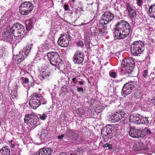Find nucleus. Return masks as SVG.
Segmentation results:
<instances>
[{
	"instance_id": "obj_39",
	"label": "nucleus",
	"mask_w": 155,
	"mask_h": 155,
	"mask_svg": "<svg viewBox=\"0 0 155 155\" xmlns=\"http://www.w3.org/2000/svg\"><path fill=\"white\" fill-rule=\"evenodd\" d=\"M47 116L45 114H40L39 115V118L42 120H45Z\"/></svg>"
},
{
	"instance_id": "obj_40",
	"label": "nucleus",
	"mask_w": 155,
	"mask_h": 155,
	"mask_svg": "<svg viewBox=\"0 0 155 155\" xmlns=\"http://www.w3.org/2000/svg\"><path fill=\"white\" fill-rule=\"evenodd\" d=\"M148 71L147 70H145L143 71V76L145 78H146L147 76L148 75Z\"/></svg>"
},
{
	"instance_id": "obj_30",
	"label": "nucleus",
	"mask_w": 155,
	"mask_h": 155,
	"mask_svg": "<svg viewBox=\"0 0 155 155\" xmlns=\"http://www.w3.org/2000/svg\"><path fill=\"white\" fill-rule=\"evenodd\" d=\"M90 30L91 32V33L93 36L97 35L99 34L98 30H97V28L95 27H92L91 28ZM99 31V34H102L101 33H100V31Z\"/></svg>"
},
{
	"instance_id": "obj_21",
	"label": "nucleus",
	"mask_w": 155,
	"mask_h": 155,
	"mask_svg": "<svg viewBox=\"0 0 155 155\" xmlns=\"http://www.w3.org/2000/svg\"><path fill=\"white\" fill-rule=\"evenodd\" d=\"M9 147L8 146L3 147L0 150V155H10Z\"/></svg>"
},
{
	"instance_id": "obj_3",
	"label": "nucleus",
	"mask_w": 155,
	"mask_h": 155,
	"mask_svg": "<svg viewBox=\"0 0 155 155\" xmlns=\"http://www.w3.org/2000/svg\"><path fill=\"white\" fill-rule=\"evenodd\" d=\"M119 125L116 124L114 125H108L103 128L102 130L101 135L104 141H107L110 139L117 133Z\"/></svg>"
},
{
	"instance_id": "obj_54",
	"label": "nucleus",
	"mask_w": 155,
	"mask_h": 155,
	"mask_svg": "<svg viewBox=\"0 0 155 155\" xmlns=\"http://www.w3.org/2000/svg\"><path fill=\"white\" fill-rule=\"evenodd\" d=\"M73 3H74L75 2L76 0H71Z\"/></svg>"
},
{
	"instance_id": "obj_2",
	"label": "nucleus",
	"mask_w": 155,
	"mask_h": 155,
	"mask_svg": "<svg viewBox=\"0 0 155 155\" xmlns=\"http://www.w3.org/2000/svg\"><path fill=\"white\" fill-rule=\"evenodd\" d=\"M114 17V15L110 11L105 12L103 14L98 25V29L103 36L107 33V24L111 22Z\"/></svg>"
},
{
	"instance_id": "obj_15",
	"label": "nucleus",
	"mask_w": 155,
	"mask_h": 155,
	"mask_svg": "<svg viewBox=\"0 0 155 155\" xmlns=\"http://www.w3.org/2000/svg\"><path fill=\"white\" fill-rule=\"evenodd\" d=\"M11 33L10 31H9L8 30L6 29L3 35L4 40L6 41L9 43H11L13 41V37L12 35H11Z\"/></svg>"
},
{
	"instance_id": "obj_10",
	"label": "nucleus",
	"mask_w": 155,
	"mask_h": 155,
	"mask_svg": "<svg viewBox=\"0 0 155 155\" xmlns=\"http://www.w3.org/2000/svg\"><path fill=\"white\" fill-rule=\"evenodd\" d=\"M38 93H34L31 95L29 105L31 108L35 109L40 106L38 99Z\"/></svg>"
},
{
	"instance_id": "obj_22",
	"label": "nucleus",
	"mask_w": 155,
	"mask_h": 155,
	"mask_svg": "<svg viewBox=\"0 0 155 155\" xmlns=\"http://www.w3.org/2000/svg\"><path fill=\"white\" fill-rule=\"evenodd\" d=\"M135 82L134 81H130V82L127 83L125 84L123 87L128 89H129L132 91L133 88L135 87Z\"/></svg>"
},
{
	"instance_id": "obj_57",
	"label": "nucleus",
	"mask_w": 155,
	"mask_h": 155,
	"mask_svg": "<svg viewBox=\"0 0 155 155\" xmlns=\"http://www.w3.org/2000/svg\"><path fill=\"white\" fill-rule=\"evenodd\" d=\"M154 77L152 78V80H153V79H154Z\"/></svg>"
},
{
	"instance_id": "obj_13",
	"label": "nucleus",
	"mask_w": 155,
	"mask_h": 155,
	"mask_svg": "<svg viewBox=\"0 0 155 155\" xmlns=\"http://www.w3.org/2000/svg\"><path fill=\"white\" fill-rule=\"evenodd\" d=\"M125 113L121 111H117L114 114L109 118V120L111 122L118 121L124 117Z\"/></svg>"
},
{
	"instance_id": "obj_34",
	"label": "nucleus",
	"mask_w": 155,
	"mask_h": 155,
	"mask_svg": "<svg viewBox=\"0 0 155 155\" xmlns=\"http://www.w3.org/2000/svg\"><path fill=\"white\" fill-rule=\"evenodd\" d=\"M125 69V73L130 74L133 71V70L134 67L125 66L124 67Z\"/></svg>"
},
{
	"instance_id": "obj_59",
	"label": "nucleus",
	"mask_w": 155,
	"mask_h": 155,
	"mask_svg": "<svg viewBox=\"0 0 155 155\" xmlns=\"http://www.w3.org/2000/svg\"><path fill=\"white\" fill-rule=\"evenodd\" d=\"M89 140H88V143H89Z\"/></svg>"
},
{
	"instance_id": "obj_11",
	"label": "nucleus",
	"mask_w": 155,
	"mask_h": 155,
	"mask_svg": "<svg viewBox=\"0 0 155 155\" xmlns=\"http://www.w3.org/2000/svg\"><path fill=\"white\" fill-rule=\"evenodd\" d=\"M126 9L128 13V16L132 20H133L136 17L137 15L136 11L131 5L129 2H125Z\"/></svg>"
},
{
	"instance_id": "obj_45",
	"label": "nucleus",
	"mask_w": 155,
	"mask_h": 155,
	"mask_svg": "<svg viewBox=\"0 0 155 155\" xmlns=\"http://www.w3.org/2000/svg\"><path fill=\"white\" fill-rule=\"evenodd\" d=\"M64 137V134H62L60 136H58V138L59 139H62L63 137Z\"/></svg>"
},
{
	"instance_id": "obj_60",
	"label": "nucleus",
	"mask_w": 155,
	"mask_h": 155,
	"mask_svg": "<svg viewBox=\"0 0 155 155\" xmlns=\"http://www.w3.org/2000/svg\"><path fill=\"white\" fill-rule=\"evenodd\" d=\"M114 10H116V8H115V9H114Z\"/></svg>"
},
{
	"instance_id": "obj_1",
	"label": "nucleus",
	"mask_w": 155,
	"mask_h": 155,
	"mask_svg": "<svg viewBox=\"0 0 155 155\" xmlns=\"http://www.w3.org/2000/svg\"><path fill=\"white\" fill-rule=\"evenodd\" d=\"M114 30L116 37L119 39H124L129 34L130 25L125 20H122L115 25Z\"/></svg>"
},
{
	"instance_id": "obj_36",
	"label": "nucleus",
	"mask_w": 155,
	"mask_h": 155,
	"mask_svg": "<svg viewBox=\"0 0 155 155\" xmlns=\"http://www.w3.org/2000/svg\"><path fill=\"white\" fill-rule=\"evenodd\" d=\"M11 95L13 99H16L18 96L17 91L14 90L11 93Z\"/></svg>"
},
{
	"instance_id": "obj_14",
	"label": "nucleus",
	"mask_w": 155,
	"mask_h": 155,
	"mask_svg": "<svg viewBox=\"0 0 155 155\" xmlns=\"http://www.w3.org/2000/svg\"><path fill=\"white\" fill-rule=\"evenodd\" d=\"M84 58L83 53L78 51L74 54L73 58L74 62L76 64H80L84 61Z\"/></svg>"
},
{
	"instance_id": "obj_4",
	"label": "nucleus",
	"mask_w": 155,
	"mask_h": 155,
	"mask_svg": "<svg viewBox=\"0 0 155 155\" xmlns=\"http://www.w3.org/2000/svg\"><path fill=\"white\" fill-rule=\"evenodd\" d=\"M25 31L23 25L17 23L13 24L10 29V32L16 39L21 38Z\"/></svg>"
},
{
	"instance_id": "obj_25",
	"label": "nucleus",
	"mask_w": 155,
	"mask_h": 155,
	"mask_svg": "<svg viewBox=\"0 0 155 155\" xmlns=\"http://www.w3.org/2000/svg\"><path fill=\"white\" fill-rule=\"evenodd\" d=\"M25 25L27 31L30 30L33 26L32 21L29 19L26 21Z\"/></svg>"
},
{
	"instance_id": "obj_41",
	"label": "nucleus",
	"mask_w": 155,
	"mask_h": 155,
	"mask_svg": "<svg viewBox=\"0 0 155 155\" xmlns=\"http://www.w3.org/2000/svg\"><path fill=\"white\" fill-rule=\"evenodd\" d=\"M77 45L78 46H80L81 47H84V44L83 43V42L82 41H79L77 43Z\"/></svg>"
},
{
	"instance_id": "obj_46",
	"label": "nucleus",
	"mask_w": 155,
	"mask_h": 155,
	"mask_svg": "<svg viewBox=\"0 0 155 155\" xmlns=\"http://www.w3.org/2000/svg\"><path fill=\"white\" fill-rule=\"evenodd\" d=\"M27 118L26 117L24 118V121L25 123L27 124L28 122V119H27Z\"/></svg>"
},
{
	"instance_id": "obj_6",
	"label": "nucleus",
	"mask_w": 155,
	"mask_h": 155,
	"mask_svg": "<svg viewBox=\"0 0 155 155\" xmlns=\"http://www.w3.org/2000/svg\"><path fill=\"white\" fill-rule=\"evenodd\" d=\"M144 44L140 41H134L131 45V51L134 56H137L143 51Z\"/></svg>"
},
{
	"instance_id": "obj_23",
	"label": "nucleus",
	"mask_w": 155,
	"mask_h": 155,
	"mask_svg": "<svg viewBox=\"0 0 155 155\" xmlns=\"http://www.w3.org/2000/svg\"><path fill=\"white\" fill-rule=\"evenodd\" d=\"M148 121V119L146 117L141 116V117L140 118L139 122H137V124H143L147 125L149 123Z\"/></svg>"
},
{
	"instance_id": "obj_53",
	"label": "nucleus",
	"mask_w": 155,
	"mask_h": 155,
	"mask_svg": "<svg viewBox=\"0 0 155 155\" xmlns=\"http://www.w3.org/2000/svg\"><path fill=\"white\" fill-rule=\"evenodd\" d=\"M13 142V141L12 140H11L9 141V143L11 144H12V142Z\"/></svg>"
},
{
	"instance_id": "obj_19",
	"label": "nucleus",
	"mask_w": 155,
	"mask_h": 155,
	"mask_svg": "<svg viewBox=\"0 0 155 155\" xmlns=\"http://www.w3.org/2000/svg\"><path fill=\"white\" fill-rule=\"evenodd\" d=\"M52 151L49 148L41 149L39 150L38 155H51Z\"/></svg>"
},
{
	"instance_id": "obj_24",
	"label": "nucleus",
	"mask_w": 155,
	"mask_h": 155,
	"mask_svg": "<svg viewBox=\"0 0 155 155\" xmlns=\"http://www.w3.org/2000/svg\"><path fill=\"white\" fill-rule=\"evenodd\" d=\"M149 12L150 17L155 18V4L150 7L149 9Z\"/></svg>"
},
{
	"instance_id": "obj_62",
	"label": "nucleus",
	"mask_w": 155,
	"mask_h": 155,
	"mask_svg": "<svg viewBox=\"0 0 155 155\" xmlns=\"http://www.w3.org/2000/svg\"><path fill=\"white\" fill-rule=\"evenodd\" d=\"M154 70H155V68H154Z\"/></svg>"
},
{
	"instance_id": "obj_7",
	"label": "nucleus",
	"mask_w": 155,
	"mask_h": 155,
	"mask_svg": "<svg viewBox=\"0 0 155 155\" xmlns=\"http://www.w3.org/2000/svg\"><path fill=\"white\" fill-rule=\"evenodd\" d=\"M33 5L29 2H25L19 7V12L22 15H26L30 13L33 9Z\"/></svg>"
},
{
	"instance_id": "obj_35",
	"label": "nucleus",
	"mask_w": 155,
	"mask_h": 155,
	"mask_svg": "<svg viewBox=\"0 0 155 155\" xmlns=\"http://www.w3.org/2000/svg\"><path fill=\"white\" fill-rule=\"evenodd\" d=\"M21 80H23L22 84L24 86L28 84L29 80L28 78L24 77H21L20 78Z\"/></svg>"
},
{
	"instance_id": "obj_32",
	"label": "nucleus",
	"mask_w": 155,
	"mask_h": 155,
	"mask_svg": "<svg viewBox=\"0 0 155 155\" xmlns=\"http://www.w3.org/2000/svg\"><path fill=\"white\" fill-rule=\"evenodd\" d=\"M66 135L69 137H72L74 135L73 130L71 129H68L65 132Z\"/></svg>"
},
{
	"instance_id": "obj_51",
	"label": "nucleus",
	"mask_w": 155,
	"mask_h": 155,
	"mask_svg": "<svg viewBox=\"0 0 155 155\" xmlns=\"http://www.w3.org/2000/svg\"><path fill=\"white\" fill-rule=\"evenodd\" d=\"M79 83L80 84H83L84 83L82 81H80L79 82Z\"/></svg>"
},
{
	"instance_id": "obj_44",
	"label": "nucleus",
	"mask_w": 155,
	"mask_h": 155,
	"mask_svg": "<svg viewBox=\"0 0 155 155\" xmlns=\"http://www.w3.org/2000/svg\"><path fill=\"white\" fill-rule=\"evenodd\" d=\"M69 6L68 4H66L64 5V9L65 11H67L68 9Z\"/></svg>"
},
{
	"instance_id": "obj_33",
	"label": "nucleus",
	"mask_w": 155,
	"mask_h": 155,
	"mask_svg": "<svg viewBox=\"0 0 155 155\" xmlns=\"http://www.w3.org/2000/svg\"><path fill=\"white\" fill-rule=\"evenodd\" d=\"M137 134L138 135V138L143 137L146 135V132L145 129L138 130Z\"/></svg>"
},
{
	"instance_id": "obj_31",
	"label": "nucleus",
	"mask_w": 155,
	"mask_h": 155,
	"mask_svg": "<svg viewBox=\"0 0 155 155\" xmlns=\"http://www.w3.org/2000/svg\"><path fill=\"white\" fill-rule=\"evenodd\" d=\"M134 95V97L137 99H140L142 96V92L140 91H136Z\"/></svg>"
},
{
	"instance_id": "obj_47",
	"label": "nucleus",
	"mask_w": 155,
	"mask_h": 155,
	"mask_svg": "<svg viewBox=\"0 0 155 155\" xmlns=\"http://www.w3.org/2000/svg\"><path fill=\"white\" fill-rule=\"evenodd\" d=\"M83 88L82 87H79L77 89V91L78 92H80V91H83Z\"/></svg>"
},
{
	"instance_id": "obj_16",
	"label": "nucleus",
	"mask_w": 155,
	"mask_h": 155,
	"mask_svg": "<svg viewBox=\"0 0 155 155\" xmlns=\"http://www.w3.org/2000/svg\"><path fill=\"white\" fill-rule=\"evenodd\" d=\"M92 106L90 107V108L88 110V114L90 116H93V115L96 114L97 113H99L101 112V110L100 108L97 105V106H94L93 109H92Z\"/></svg>"
},
{
	"instance_id": "obj_58",
	"label": "nucleus",
	"mask_w": 155,
	"mask_h": 155,
	"mask_svg": "<svg viewBox=\"0 0 155 155\" xmlns=\"http://www.w3.org/2000/svg\"><path fill=\"white\" fill-rule=\"evenodd\" d=\"M20 153H18V154H17V155H19V154H20Z\"/></svg>"
},
{
	"instance_id": "obj_50",
	"label": "nucleus",
	"mask_w": 155,
	"mask_h": 155,
	"mask_svg": "<svg viewBox=\"0 0 155 155\" xmlns=\"http://www.w3.org/2000/svg\"><path fill=\"white\" fill-rule=\"evenodd\" d=\"M59 155H67V154L64 153H62L60 154Z\"/></svg>"
},
{
	"instance_id": "obj_20",
	"label": "nucleus",
	"mask_w": 155,
	"mask_h": 155,
	"mask_svg": "<svg viewBox=\"0 0 155 155\" xmlns=\"http://www.w3.org/2000/svg\"><path fill=\"white\" fill-rule=\"evenodd\" d=\"M138 131V129L130 127L129 132V135L130 137H133L138 138V135L137 134Z\"/></svg>"
},
{
	"instance_id": "obj_55",
	"label": "nucleus",
	"mask_w": 155,
	"mask_h": 155,
	"mask_svg": "<svg viewBox=\"0 0 155 155\" xmlns=\"http://www.w3.org/2000/svg\"><path fill=\"white\" fill-rule=\"evenodd\" d=\"M2 97H1V96L0 95V101L1 100Z\"/></svg>"
},
{
	"instance_id": "obj_27",
	"label": "nucleus",
	"mask_w": 155,
	"mask_h": 155,
	"mask_svg": "<svg viewBox=\"0 0 155 155\" xmlns=\"http://www.w3.org/2000/svg\"><path fill=\"white\" fill-rule=\"evenodd\" d=\"M49 75V73L46 71L41 72L40 74V79L41 80H45L47 78Z\"/></svg>"
},
{
	"instance_id": "obj_17",
	"label": "nucleus",
	"mask_w": 155,
	"mask_h": 155,
	"mask_svg": "<svg viewBox=\"0 0 155 155\" xmlns=\"http://www.w3.org/2000/svg\"><path fill=\"white\" fill-rule=\"evenodd\" d=\"M141 117V115L138 114H134L130 116V120L131 123H134L135 124H138L139 121Z\"/></svg>"
},
{
	"instance_id": "obj_26",
	"label": "nucleus",
	"mask_w": 155,
	"mask_h": 155,
	"mask_svg": "<svg viewBox=\"0 0 155 155\" xmlns=\"http://www.w3.org/2000/svg\"><path fill=\"white\" fill-rule=\"evenodd\" d=\"M136 145L138 150H146V147H144V144L141 140L139 141L136 144Z\"/></svg>"
},
{
	"instance_id": "obj_61",
	"label": "nucleus",
	"mask_w": 155,
	"mask_h": 155,
	"mask_svg": "<svg viewBox=\"0 0 155 155\" xmlns=\"http://www.w3.org/2000/svg\"><path fill=\"white\" fill-rule=\"evenodd\" d=\"M88 81L89 82V81L88 80Z\"/></svg>"
},
{
	"instance_id": "obj_48",
	"label": "nucleus",
	"mask_w": 155,
	"mask_h": 155,
	"mask_svg": "<svg viewBox=\"0 0 155 155\" xmlns=\"http://www.w3.org/2000/svg\"><path fill=\"white\" fill-rule=\"evenodd\" d=\"M76 78H74L72 79V81H73L74 83L76 84V82H75V81H76Z\"/></svg>"
},
{
	"instance_id": "obj_8",
	"label": "nucleus",
	"mask_w": 155,
	"mask_h": 155,
	"mask_svg": "<svg viewBox=\"0 0 155 155\" xmlns=\"http://www.w3.org/2000/svg\"><path fill=\"white\" fill-rule=\"evenodd\" d=\"M31 48V45H28L23 48L22 51H20L19 54L16 55L15 60L17 64L20 63L25 59L28 54Z\"/></svg>"
},
{
	"instance_id": "obj_9",
	"label": "nucleus",
	"mask_w": 155,
	"mask_h": 155,
	"mask_svg": "<svg viewBox=\"0 0 155 155\" xmlns=\"http://www.w3.org/2000/svg\"><path fill=\"white\" fill-rule=\"evenodd\" d=\"M63 33L59 38L58 43L62 47H66L69 43V41L71 40V37L68 32Z\"/></svg>"
},
{
	"instance_id": "obj_38",
	"label": "nucleus",
	"mask_w": 155,
	"mask_h": 155,
	"mask_svg": "<svg viewBox=\"0 0 155 155\" xmlns=\"http://www.w3.org/2000/svg\"><path fill=\"white\" fill-rule=\"evenodd\" d=\"M110 76L113 78H115L117 77L116 73L114 72H110L109 73Z\"/></svg>"
},
{
	"instance_id": "obj_12",
	"label": "nucleus",
	"mask_w": 155,
	"mask_h": 155,
	"mask_svg": "<svg viewBox=\"0 0 155 155\" xmlns=\"http://www.w3.org/2000/svg\"><path fill=\"white\" fill-rule=\"evenodd\" d=\"M25 117L28 118V122L32 127H35L39 124V119L37 117L31 114H27L25 115Z\"/></svg>"
},
{
	"instance_id": "obj_49",
	"label": "nucleus",
	"mask_w": 155,
	"mask_h": 155,
	"mask_svg": "<svg viewBox=\"0 0 155 155\" xmlns=\"http://www.w3.org/2000/svg\"><path fill=\"white\" fill-rule=\"evenodd\" d=\"M11 144V145L10 146H11V148H13L15 146V145L14 144V143H12V144Z\"/></svg>"
},
{
	"instance_id": "obj_18",
	"label": "nucleus",
	"mask_w": 155,
	"mask_h": 155,
	"mask_svg": "<svg viewBox=\"0 0 155 155\" xmlns=\"http://www.w3.org/2000/svg\"><path fill=\"white\" fill-rule=\"evenodd\" d=\"M122 64L125 66L134 67V62L132 58L124 59L122 62Z\"/></svg>"
},
{
	"instance_id": "obj_52",
	"label": "nucleus",
	"mask_w": 155,
	"mask_h": 155,
	"mask_svg": "<svg viewBox=\"0 0 155 155\" xmlns=\"http://www.w3.org/2000/svg\"><path fill=\"white\" fill-rule=\"evenodd\" d=\"M70 155H77V154L75 153H72L70 154Z\"/></svg>"
},
{
	"instance_id": "obj_56",
	"label": "nucleus",
	"mask_w": 155,
	"mask_h": 155,
	"mask_svg": "<svg viewBox=\"0 0 155 155\" xmlns=\"http://www.w3.org/2000/svg\"><path fill=\"white\" fill-rule=\"evenodd\" d=\"M122 122H123V123L124 124H125V123L124 122V121H122Z\"/></svg>"
},
{
	"instance_id": "obj_5",
	"label": "nucleus",
	"mask_w": 155,
	"mask_h": 155,
	"mask_svg": "<svg viewBox=\"0 0 155 155\" xmlns=\"http://www.w3.org/2000/svg\"><path fill=\"white\" fill-rule=\"evenodd\" d=\"M46 56L48 60L50 61L51 65L55 66L58 69H61L59 65L62 60L60 58L59 54L57 52L50 51L47 54Z\"/></svg>"
},
{
	"instance_id": "obj_28",
	"label": "nucleus",
	"mask_w": 155,
	"mask_h": 155,
	"mask_svg": "<svg viewBox=\"0 0 155 155\" xmlns=\"http://www.w3.org/2000/svg\"><path fill=\"white\" fill-rule=\"evenodd\" d=\"M132 91L131 90L123 87L121 91V94L122 96H126L129 94Z\"/></svg>"
},
{
	"instance_id": "obj_29",
	"label": "nucleus",
	"mask_w": 155,
	"mask_h": 155,
	"mask_svg": "<svg viewBox=\"0 0 155 155\" xmlns=\"http://www.w3.org/2000/svg\"><path fill=\"white\" fill-rule=\"evenodd\" d=\"M38 96H39L38 97V99L39 101V104H40V105L41 104L43 105L46 104L47 103V101L45 99L43 98L41 95L39 93H38Z\"/></svg>"
},
{
	"instance_id": "obj_43",
	"label": "nucleus",
	"mask_w": 155,
	"mask_h": 155,
	"mask_svg": "<svg viewBox=\"0 0 155 155\" xmlns=\"http://www.w3.org/2000/svg\"><path fill=\"white\" fill-rule=\"evenodd\" d=\"M145 132H146V135L147 134H151V132L149 129H147L146 130L145 129Z\"/></svg>"
},
{
	"instance_id": "obj_42",
	"label": "nucleus",
	"mask_w": 155,
	"mask_h": 155,
	"mask_svg": "<svg viewBox=\"0 0 155 155\" xmlns=\"http://www.w3.org/2000/svg\"><path fill=\"white\" fill-rule=\"evenodd\" d=\"M143 2V0H137V4L138 6H141Z\"/></svg>"
},
{
	"instance_id": "obj_37",
	"label": "nucleus",
	"mask_w": 155,
	"mask_h": 155,
	"mask_svg": "<svg viewBox=\"0 0 155 155\" xmlns=\"http://www.w3.org/2000/svg\"><path fill=\"white\" fill-rule=\"evenodd\" d=\"M102 146L104 148L108 147L109 149L110 150H111L112 148V145L109 143H106V144L103 145Z\"/></svg>"
}]
</instances>
